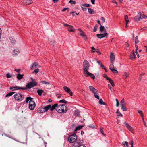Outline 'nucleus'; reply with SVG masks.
I'll return each instance as SVG.
<instances>
[{"mask_svg":"<svg viewBox=\"0 0 147 147\" xmlns=\"http://www.w3.org/2000/svg\"><path fill=\"white\" fill-rule=\"evenodd\" d=\"M96 36L98 38L100 39L103 38V36H102V34H97Z\"/></svg>","mask_w":147,"mask_h":147,"instance_id":"36","label":"nucleus"},{"mask_svg":"<svg viewBox=\"0 0 147 147\" xmlns=\"http://www.w3.org/2000/svg\"><path fill=\"white\" fill-rule=\"evenodd\" d=\"M126 127L130 131L131 133L134 134V129L132 127L129 125L128 124H126Z\"/></svg>","mask_w":147,"mask_h":147,"instance_id":"15","label":"nucleus"},{"mask_svg":"<svg viewBox=\"0 0 147 147\" xmlns=\"http://www.w3.org/2000/svg\"><path fill=\"white\" fill-rule=\"evenodd\" d=\"M44 92V90H42L38 89L37 90V93L39 96H41L42 93Z\"/></svg>","mask_w":147,"mask_h":147,"instance_id":"30","label":"nucleus"},{"mask_svg":"<svg viewBox=\"0 0 147 147\" xmlns=\"http://www.w3.org/2000/svg\"><path fill=\"white\" fill-rule=\"evenodd\" d=\"M125 147H129L128 142H127L125 141Z\"/></svg>","mask_w":147,"mask_h":147,"instance_id":"63","label":"nucleus"},{"mask_svg":"<svg viewBox=\"0 0 147 147\" xmlns=\"http://www.w3.org/2000/svg\"><path fill=\"white\" fill-rule=\"evenodd\" d=\"M82 5H83L84 6H85L86 7H91V5L88 4H82Z\"/></svg>","mask_w":147,"mask_h":147,"instance_id":"40","label":"nucleus"},{"mask_svg":"<svg viewBox=\"0 0 147 147\" xmlns=\"http://www.w3.org/2000/svg\"><path fill=\"white\" fill-rule=\"evenodd\" d=\"M63 88L65 91L67 92V93H69L70 95V96H72L73 93L69 88L66 86H64L63 87Z\"/></svg>","mask_w":147,"mask_h":147,"instance_id":"14","label":"nucleus"},{"mask_svg":"<svg viewBox=\"0 0 147 147\" xmlns=\"http://www.w3.org/2000/svg\"><path fill=\"white\" fill-rule=\"evenodd\" d=\"M100 132L103 135H105V134H104V133L103 132V128H100Z\"/></svg>","mask_w":147,"mask_h":147,"instance_id":"56","label":"nucleus"},{"mask_svg":"<svg viewBox=\"0 0 147 147\" xmlns=\"http://www.w3.org/2000/svg\"><path fill=\"white\" fill-rule=\"evenodd\" d=\"M49 40L50 43L51 45H53L54 43V41L53 40L49 39Z\"/></svg>","mask_w":147,"mask_h":147,"instance_id":"51","label":"nucleus"},{"mask_svg":"<svg viewBox=\"0 0 147 147\" xmlns=\"http://www.w3.org/2000/svg\"><path fill=\"white\" fill-rule=\"evenodd\" d=\"M14 96L15 99L18 101H21L24 98V96L19 93L15 94Z\"/></svg>","mask_w":147,"mask_h":147,"instance_id":"4","label":"nucleus"},{"mask_svg":"<svg viewBox=\"0 0 147 147\" xmlns=\"http://www.w3.org/2000/svg\"><path fill=\"white\" fill-rule=\"evenodd\" d=\"M57 104L56 103L52 105V106L51 105V107H50V110H53L55 108L57 107Z\"/></svg>","mask_w":147,"mask_h":147,"instance_id":"21","label":"nucleus"},{"mask_svg":"<svg viewBox=\"0 0 147 147\" xmlns=\"http://www.w3.org/2000/svg\"><path fill=\"white\" fill-rule=\"evenodd\" d=\"M135 47H136V51L135 53H137L138 52V46L137 45H135Z\"/></svg>","mask_w":147,"mask_h":147,"instance_id":"58","label":"nucleus"},{"mask_svg":"<svg viewBox=\"0 0 147 147\" xmlns=\"http://www.w3.org/2000/svg\"><path fill=\"white\" fill-rule=\"evenodd\" d=\"M95 49L94 47H91V51L92 53L96 51L95 50Z\"/></svg>","mask_w":147,"mask_h":147,"instance_id":"48","label":"nucleus"},{"mask_svg":"<svg viewBox=\"0 0 147 147\" xmlns=\"http://www.w3.org/2000/svg\"><path fill=\"white\" fill-rule=\"evenodd\" d=\"M59 103H62L66 104L67 103V102L64 99H62L59 101Z\"/></svg>","mask_w":147,"mask_h":147,"instance_id":"37","label":"nucleus"},{"mask_svg":"<svg viewBox=\"0 0 147 147\" xmlns=\"http://www.w3.org/2000/svg\"><path fill=\"white\" fill-rule=\"evenodd\" d=\"M120 106L121 109L123 110H127V109L126 107L125 102L123 98L120 102Z\"/></svg>","mask_w":147,"mask_h":147,"instance_id":"7","label":"nucleus"},{"mask_svg":"<svg viewBox=\"0 0 147 147\" xmlns=\"http://www.w3.org/2000/svg\"><path fill=\"white\" fill-rule=\"evenodd\" d=\"M108 79V80L109 82L111 84L112 86L113 87L114 86V83L113 82V81L110 78H107Z\"/></svg>","mask_w":147,"mask_h":147,"instance_id":"26","label":"nucleus"},{"mask_svg":"<svg viewBox=\"0 0 147 147\" xmlns=\"http://www.w3.org/2000/svg\"><path fill=\"white\" fill-rule=\"evenodd\" d=\"M100 65L102 69H104L106 71H107L106 68H105V67L102 64V63L100 64Z\"/></svg>","mask_w":147,"mask_h":147,"instance_id":"53","label":"nucleus"},{"mask_svg":"<svg viewBox=\"0 0 147 147\" xmlns=\"http://www.w3.org/2000/svg\"><path fill=\"white\" fill-rule=\"evenodd\" d=\"M134 143V142H133V140H131V141H130L129 142V144L130 145H131V146L132 145H133V144Z\"/></svg>","mask_w":147,"mask_h":147,"instance_id":"64","label":"nucleus"},{"mask_svg":"<svg viewBox=\"0 0 147 147\" xmlns=\"http://www.w3.org/2000/svg\"><path fill=\"white\" fill-rule=\"evenodd\" d=\"M116 106L117 107H118L119 106V101L117 99H116Z\"/></svg>","mask_w":147,"mask_h":147,"instance_id":"55","label":"nucleus"},{"mask_svg":"<svg viewBox=\"0 0 147 147\" xmlns=\"http://www.w3.org/2000/svg\"><path fill=\"white\" fill-rule=\"evenodd\" d=\"M41 83H42V84H47L48 85L49 84V82H47L45 81H41Z\"/></svg>","mask_w":147,"mask_h":147,"instance_id":"46","label":"nucleus"},{"mask_svg":"<svg viewBox=\"0 0 147 147\" xmlns=\"http://www.w3.org/2000/svg\"><path fill=\"white\" fill-rule=\"evenodd\" d=\"M81 8L84 11H86L87 10V9L86 8V7L84 6L83 5H82Z\"/></svg>","mask_w":147,"mask_h":147,"instance_id":"50","label":"nucleus"},{"mask_svg":"<svg viewBox=\"0 0 147 147\" xmlns=\"http://www.w3.org/2000/svg\"><path fill=\"white\" fill-rule=\"evenodd\" d=\"M114 61H111V64L109 66V69H111L112 68H114V67L113 65V64Z\"/></svg>","mask_w":147,"mask_h":147,"instance_id":"27","label":"nucleus"},{"mask_svg":"<svg viewBox=\"0 0 147 147\" xmlns=\"http://www.w3.org/2000/svg\"><path fill=\"white\" fill-rule=\"evenodd\" d=\"M23 74H19L17 75V78L18 80L21 79L23 78Z\"/></svg>","mask_w":147,"mask_h":147,"instance_id":"29","label":"nucleus"},{"mask_svg":"<svg viewBox=\"0 0 147 147\" xmlns=\"http://www.w3.org/2000/svg\"><path fill=\"white\" fill-rule=\"evenodd\" d=\"M10 89L12 91H14L15 90H19L20 89H21L23 90H26L27 88L25 87H22L16 86L15 87H11Z\"/></svg>","mask_w":147,"mask_h":147,"instance_id":"8","label":"nucleus"},{"mask_svg":"<svg viewBox=\"0 0 147 147\" xmlns=\"http://www.w3.org/2000/svg\"><path fill=\"white\" fill-rule=\"evenodd\" d=\"M135 43L136 44L138 43L139 42V41L138 40V36H136L135 38Z\"/></svg>","mask_w":147,"mask_h":147,"instance_id":"39","label":"nucleus"},{"mask_svg":"<svg viewBox=\"0 0 147 147\" xmlns=\"http://www.w3.org/2000/svg\"><path fill=\"white\" fill-rule=\"evenodd\" d=\"M83 73L84 75L89 73L88 70L89 69L90 64L88 62L87 60H85L83 62Z\"/></svg>","mask_w":147,"mask_h":147,"instance_id":"2","label":"nucleus"},{"mask_svg":"<svg viewBox=\"0 0 147 147\" xmlns=\"http://www.w3.org/2000/svg\"><path fill=\"white\" fill-rule=\"evenodd\" d=\"M39 71V69L37 68L35 69L33 72V73H35L36 74H37Z\"/></svg>","mask_w":147,"mask_h":147,"instance_id":"44","label":"nucleus"},{"mask_svg":"<svg viewBox=\"0 0 147 147\" xmlns=\"http://www.w3.org/2000/svg\"><path fill=\"white\" fill-rule=\"evenodd\" d=\"M141 30H147V27H145L142 28L141 29Z\"/></svg>","mask_w":147,"mask_h":147,"instance_id":"62","label":"nucleus"},{"mask_svg":"<svg viewBox=\"0 0 147 147\" xmlns=\"http://www.w3.org/2000/svg\"><path fill=\"white\" fill-rule=\"evenodd\" d=\"M50 107H51V105H49L45 107L42 106L38 109L37 110H42V109L45 110H48L49 109H50Z\"/></svg>","mask_w":147,"mask_h":147,"instance_id":"9","label":"nucleus"},{"mask_svg":"<svg viewBox=\"0 0 147 147\" xmlns=\"http://www.w3.org/2000/svg\"><path fill=\"white\" fill-rule=\"evenodd\" d=\"M99 103L100 105H105L106 103L104 102L102 99H99Z\"/></svg>","mask_w":147,"mask_h":147,"instance_id":"35","label":"nucleus"},{"mask_svg":"<svg viewBox=\"0 0 147 147\" xmlns=\"http://www.w3.org/2000/svg\"><path fill=\"white\" fill-rule=\"evenodd\" d=\"M84 75L86 76H90V77L93 79H94L95 78L94 75L91 73H90V72L89 73L87 74H85Z\"/></svg>","mask_w":147,"mask_h":147,"instance_id":"18","label":"nucleus"},{"mask_svg":"<svg viewBox=\"0 0 147 147\" xmlns=\"http://www.w3.org/2000/svg\"><path fill=\"white\" fill-rule=\"evenodd\" d=\"M83 127V125H79L74 130V131L75 132H76L78 130H79L80 129H82Z\"/></svg>","mask_w":147,"mask_h":147,"instance_id":"24","label":"nucleus"},{"mask_svg":"<svg viewBox=\"0 0 147 147\" xmlns=\"http://www.w3.org/2000/svg\"><path fill=\"white\" fill-rule=\"evenodd\" d=\"M69 3H71V4H75L76 2L75 1L70 0L69 2Z\"/></svg>","mask_w":147,"mask_h":147,"instance_id":"59","label":"nucleus"},{"mask_svg":"<svg viewBox=\"0 0 147 147\" xmlns=\"http://www.w3.org/2000/svg\"><path fill=\"white\" fill-rule=\"evenodd\" d=\"M33 98L30 97H28L26 98V102L28 103V101L29 105V109L32 110H33L36 106V104L35 102L32 100Z\"/></svg>","mask_w":147,"mask_h":147,"instance_id":"1","label":"nucleus"},{"mask_svg":"<svg viewBox=\"0 0 147 147\" xmlns=\"http://www.w3.org/2000/svg\"><path fill=\"white\" fill-rule=\"evenodd\" d=\"M32 3V0H27L26 1V3L27 4H29Z\"/></svg>","mask_w":147,"mask_h":147,"instance_id":"43","label":"nucleus"},{"mask_svg":"<svg viewBox=\"0 0 147 147\" xmlns=\"http://www.w3.org/2000/svg\"><path fill=\"white\" fill-rule=\"evenodd\" d=\"M6 76H7V78H11V77L12 76L11 75L9 74V73H7V74H6Z\"/></svg>","mask_w":147,"mask_h":147,"instance_id":"57","label":"nucleus"},{"mask_svg":"<svg viewBox=\"0 0 147 147\" xmlns=\"http://www.w3.org/2000/svg\"><path fill=\"white\" fill-rule=\"evenodd\" d=\"M58 113H66L67 111H57Z\"/></svg>","mask_w":147,"mask_h":147,"instance_id":"54","label":"nucleus"},{"mask_svg":"<svg viewBox=\"0 0 147 147\" xmlns=\"http://www.w3.org/2000/svg\"><path fill=\"white\" fill-rule=\"evenodd\" d=\"M62 108L61 109V110H67L68 109L67 107L65 105L62 104Z\"/></svg>","mask_w":147,"mask_h":147,"instance_id":"22","label":"nucleus"},{"mask_svg":"<svg viewBox=\"0 0 147 147\" xmlns=\"http://www.w3.org/2000/svg\"><path fill=\"white\" fill-rule=\"evenodd\" d=\"M98 27V26L97 24H96L95 25L93 29V32H96V31L97 30Z\"/></svg>","mask_w":147,"mask_h":147,"instance_id":"38","label":"nucleus"},{"mask_svg":"<svg viewBox=\"0 0 147 147\" xmlns=\"http://www.w3.org/2000/svg\"><path fill=\"white\" fill-rule=\"evenodd\" d=\"M100 20L103 22H105V18L103 17H102L100 18Z\"/></svg>","mask_w":147,"mask_h":147,"instance_id":"60","label":"nucleus"},{"mask_svg":"<svg viewBox=\"0 0 147 147\" xmlns=\"http://www.w3.org/2000/svg\"><path fill=\"white\" fill-rule=\"evenodd\" d=\"M112 71V72L114 74H117L118 73V71L115 69V68H112L111 69H110Z\"/></svg>","mask_w":147,"mask_h":147,"instance_id":"28","label":"nucleus"},{"mask_svg":"<svg viewBox=\"0 0 147 147\" xmlns=\"http://www.w3.org/2000/svg\"><path fill=\"white\" fill-rule=\"evenodd\" d=\"M37 85V83L35 80H33L31 82H29L26 85L27 89H30Z\"/></svg>","mask_w":147,"mask_h":147,"instance_id":"3","label":"nucleus"},{"mask_svg":"<svg viewBox=\"0 0 147 147\" xmlns=\"http://www.w3.org/2000/svg\"><path fill=\"white\" fill-rule=\"evenodd\" d=\"M88 12L90 14H94L95 13V11H94L91 8H88Z\"/></svg>","mask_w":147,"mask_h":147,"instance_id":"23","label":"nucleus"},{"mask_svg":"<svg viewBox=\"0 0 147 147\" xmlns=\"http://www.w3.org/2000/svg\"><path fill=\"white\" fill-rule=\"evenodd\" d=\"M134 19L136 21H139L141 19V12H139L137 15L135 17Z\"/></svg>","mask_w":147,"mask_h":147,"instance_id":"12","label":"nucleus"},{"mask_svg":"<svg viewBox=\"0 0 147 147\" xmlns=\"http://www.w3.org/2000/svg\"><path fill=\"white\" fill-rule=\"evenodd\" d=\"M147 18V16L143 14L142 16H141V19H146Z\"/></svg>","mask_w":147,"mask_h":147,"instance_id":"47","label":"nucleus"},{"mask_svg":"<svg viewBox=\"0 0 147 147\" xmlns=\"http://www.w3.org/2000/svg\"><path fill=\"white\" fill-rule=\"evenodd\" d=\"M103 76L104 78H105L107 80H108V79H107V78H109V77H108L107 76V75L106 74H104L103 75Z\"/></svg>","mask_w":147,"mask_h":147,"instance_id":"61","label":"nucleus"},{"mask_svg":"<svg viewBox=\"0 0 147 147\" xmlns=\"http://www.w3.org/2000/svg\"><path fill=\"white\" fill-rule=\"evenodd\" d=\"M100 31H101V32H102L105 30V32H106V30H105V28L103 26H102V25H101V26L100 28Z\"/></svg>","mask_w":147,"mask_h":147,"instance_id":"32","label":"nucleus"},{"mask_svg":"<svg viewBox=\"0 0 147 147\" xmlns=\"http://www.w3.org/2000/svg\"><path fill=\"white\" fill-rule=\"evenodd\" d=\"M89 88L91 92L94 94H98V90L94 88L92 86H89Z\"/></svg>","mask_w":147,"mask_h":147,"instance_id":"10","label":"nucleus"},{"mask_svg":"<svg viewBox=\"0 0 147 147\" xmlns=\"http://www.w3.org/2000/svg\"><path fill=\"white\" fill-rule=\"evenodd\" d=\"M74 113L76 116H78L80 115V112L79 111H75Z\"/></svg>","mask_w":147,"mask_h":147,"instance_id":"34","label":"nucleus"},{"mask_svg":"<svg viewBox=\"0 0 147 147\" xmlns=\"http://www.w3.org/2000/svg\"><path fill=\"white\" fill-rule=\"evenodd\" d=\"M63 24L64 26L67 27V29L69 31L71 32H74L75 30L72 26L69 25L66 23H64Z\"/></svg>","mask_w":147,"mask_h":147,"instance_id":"6","label":"nucleus"},{"mask_svg":"<svg viewBox=\"0 0 147 147\" xmlns=\"http://www.w3.org/2000/svg\"><path fill=\"white\" fill-rule=\"evenodd\" d=\"M62 105L61 104L59 105H57V107L56 108V110H61V109H62Z\"/></svg>","mask_w":147,"mask_h":147,"instance_id":"31","label":"nucleus"},{"mask_svg":"<svg viewBox=\"0 0 147 147\" xmlns=\"http://www.w3.org/2000/svg\"><path fill=\"white\" fill-rule=\"evenodd\" d=\"M102 36H103V38L105 37L106 38H107L108 36V34L106 32H105L104 34H102Z\"/></svg>","mask_w":147,"mask_h":147,"instance_id":"42","label":"nucleus"},{"mask_svg":"<svg viewBox=\"0 0 147 147\" xmlns=\"http://www.w3.org/2000/svg\"><path fill=\"white\" fill-rule=\"evenodd\" d=\"M80 35L84 37V40H86L87 39V38L86 36V35L84 33V32L82 31H81V32H80Z\"/></svg>","mask_w":147,"mask_h":147,"instance_id":"20","label":"nucleus"},{"mask_svg":"<svg viewBox=\"0 0 147 147\" xmlns=\"http://www.w3.org/2000/svg\"><path fill=\"white\" fill-rule=\"evenodd\" d=\"M77 139V136L75 134L70 135L68 138V140L70 143L75 142Z\"/></svg>","mask_w":147,"mask_h":147,"instance_id":"5","label":"nucleus"},{"mask_svg":"<svg viewBox=\"0 0 147 147\" xmlns=\"http://www.w3.org/2000/svg\"><path fill=\"white\" fill-rule=\"evenodd\" d=\"M136 58V55L134 53V50L132 51V53L130 55V59L133 60Z\"/></svg>","mask_w":147,"mask_h":147,"instance_id":"17","label":"nucleus"},{"mask_svg":"<svg viewBox=\"0 0 147 147\" xmlns=\"http://www.w3.org/2000/svg\"><path fill=\"white\" fill-rule=\"evenodd\" d=\"M88 127L89 128H91L92 129L95 128V126L93 124H90L88 126Z\"/></svg>","mask_w":147,"mask_h":147,"instance_id":"49","label":"nucleus"},{"mask_svg":"<svg viewBox=\"0 0 147 147\" xmlns=\"http://www.w3.org/2000/svg\"><path fill=\"white\" fill-rule=\"evenodd\" d=\"M117 116L118 117H123V115L119 111H117L116 112Z\"/></svg>","mask_w":147,"mask_h":147,"instance_id":"25","label":"nucleus"},{"mask_svg":"<svg viewBox=\"0 0 147 147\" xmlns=\"http://www.w3.org/2000/svg\"><path fill=\"white\" fill-rule=\"evenodd\" d=\"M40 66L36 62H35L32 64L30 66V69H33L36 68L40 67Z\"/></svg>","mask_w":147,"mask_h":147,"instance_id":"11","label":"nucleus"},{"mask_svg":"<svg viewBox=\"0 0 147 147\" xmlns=\"http://www.w3.org/2000/svg\"><path fill=\"white\" fill-rule=\"evenodd\" d=\"M83 143V141L82 140H81L80 139H77L76 140V142L74 144V145L75 146H77L76 145H75V144L77 143L79 146L80 145H82V144Z\"/></svg>","mask_w":147,"mask_h":147,"instance_id":"13","label":"nucleus"},{"mask_svg":"<svg viewBox=\"0 0 147 147\" xmlns=\"http://www.w3.org/2000/svg\"><path fill=\"white\" fill-rule=\"evenodd\" d=\"M115 59V56L113 52H111L110 54L111 61H114Z\"/></svg>","mask_w":147,"mask_h":147,"instance_id":"19","label":"nucleus"},{"mask_svg":"<svg viewBox=\"0 0 147 147\" xmlns=\"http://www.w3.org/2000/svg\"><path fill=\"white\" fill-rule=\"evenodd\" d=\"M98 94H94V96L96 98H97L98 99H99V96L98 95Z\"/></svg>","mask_w":147,"mask_h":147,"instance_id":"52","label":"nucleus"},{"mask_svg":"<svg viewBox=\"0 0 147 147\" xmlns=\"http://www.w3.org/2000/svg\"><path fill=\"white\" fill-rule=\"evenodd\" d=\"M124 76L125 77V79H126L129 77V75L128 73L125 72L124 73Z\"/></svg>","mask_w":147,"mask_h":147,"instance_id":"45","label":"nucleus"},{"mask_svg":"<svg viewBox=\"0 0 147 147\" xmlns=\"http://www.w3.org/2000/svg\"><path fill=\"white\" fill-rule=\"evenodd\" d=\"M20 53V51L18 49H16L13 50V56H15L17 55Z\"/></svg>","mask_w":147,"mask_h":147,"instance_id":"16","label":"nucleus"},{"mask_svg":"<svg viewBox=\"0 0 147 147\" xmlns=\"http://www.w3.org/2000/svg\"><path fill=\"white\" fill-rule=\"evenodd\" d=\"M15 92H11L8 93L5 96L6 97L10 96L15 93Z\"/></svg>","mask_w":147,"mask_h":147,"instance_id":"33","label":"nucleus"},{"mask_svg":"<svg viewBox=\"0 0 147 147\" xmlns=\"http://www.w3.org/2000/svg\"><path fill=\"white\" fill-rule=\"evenodd\" d=\"M138 113L142 117V119H143V113L142 111H138Z\"/></svg>","mask_w":147,"mask_h":147,"instance_id":"41","label":"nucleus"}]
</instances>
